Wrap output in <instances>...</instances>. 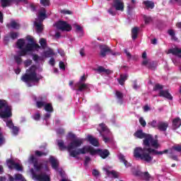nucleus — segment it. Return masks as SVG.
<instances>
[{
    "label": "nucleus",
    "mask_w": 181,
    "mask_h": 181,
    "mask_svg": "<svg viewBox=\"0 0 181 181\" xmlns=\"http://www.w3.org/2000/svg\"><path fill=\"white\" fill-rule=\"evenodd\" d=\"M168 33L170 36H174L175 35H176V33H175V30H173V29H170L168 30Z\"/></svg>",
    "instance_id": "54"
},
{
    "label": "nucleus",
    "mask_w": 181,
    "mask_h": 181,
    "mask_svg": "<svg viewBox=\"0 0 181 181\" xmlns=\"http://www.w3.org/2000/svg\"><path fill=\"white\" fill-rule=\"evenodd\" d=\"M136 138L143 140V145L144 146H152L155 148V149H158L159 148V142L158 139H153L151 134H146L144 132V130L139 129L136 131Z\"/></svg>",
    "instance_id": "6"
},
{
    "label": "nucleus",
    "mask_w": 181,
    "mask_h": 181,
    "mask_svg": "<svg viewBox=\"0 0 181 181\" xmlns=\"http://www.w3.org/2000/svg\"><path fill=\"white\" fill-rule=\"evenodd\" d=\"M132 40H136V27H134L132 30Z\"/></svg>",
    "instance_id": "40"
},
{
    "label": "nucleus",
    "mask_w": 181,
    "mask_h": 181,
    "mask_svg": "<svg viewBox=\"0 0 181 181\" xmlns=\"http://www.w3.org/2000/svg\"><path fill=\"white\" fill-rule=\"evenodd\" d=\"M118 158L120 162H122L126 168H129V166H130L129 163H128V161L125 159V156H124L122 153H119L118 155Z\"/></svg>",
    "instance_id": "29"
},
{
    "label": "nucleus",
    "mask_w": 181,
    "mask_h": 181,
    "mask_svg": "<svg viewBox=\"0 0 181 181\" xmlns=\"http://www.w3.org/2000/svg\"><path fill=\"white\" fill-rule=\"evenodd\" d=\"M32 117L33 118V119H35V121H39V119H40V113L36 112L32 116Z\"/></svg>",
    "instance_id": "46"
},
{
    "label": "nucleus",
    "mask_w": 181,
    "mask_h": 181,
    "mask_svg": "<svg viewBox=\"0 0 181 181\" xmlns=\"http://www.w3.org/2000/svg\"><path fill=\"white\" fill-rule=\"evenodd\" d=\"M25 39L28 41L27 44L25 39H19L17 40L16 46L18 49L21 50L17 52L18 55L14 56V60L17 64L22 63V56H26L29 52H33L34 50H39V49H40V46L36 44L33 38L30 35H28Z\"/></svg>",
    "instance_id": "1"
},
{
    "label": "nucleus",
    "mask_w": 181,
    "mask_h": 181,
    "mask_svg": "<svg viewBox=\"0 0 181 181\" xmlns=\"http://www.w3.org/2000/svg\"><path fill=\"white\" fill-rule=\"evenodd\" d=\"M1 6L3 8H6V6H11V4L12 2H15L13 0H1Z\"/></svg>",
    "instance_id": "33"
},
{
    "label": "nucleus",
    "mask_w": 181,
    "mask_h": 181,
    "mask_svg": "<svg viewBox=\"0 0 181 181\" xmlns=\"http://www.w3.org/2000/svg\"><path fill=\"white\" fill-rule=\"evenodd\" d=\"M16 4H19V2H23V4H28V0H13Z\"/></svg>",
    "instance_id": "62"
},
{
    "label": "nucleus",
    "mask_w": 181,
    "mask_h": 181,
    "mask_svg": "<svg viewBox=\"0 0 181 181\" xmlns=\"http://www.w3.org/2000/svg\"><path fill=\"white\" fill-rule=\"evenodd\" d=\"M92 175L95 176V177H98V176H100V172H98V170H93L92 172Z\"/></svg>",
    "instance_id": "51"
},
{
    "label": "nucleus",
    "mask_w": 181,
    "mask_h": 181,
    "mask_svg": "<svg viewBox=\"0 0 181 181\" xmlns=\"http://www.w3.org/2000/svg\"><path fill=\"white\" fill-rule=\"evenodd\" d=\"M99 127L102 131L100 132V134L103 136L104 142H105V144L110 142V141H111V132H110L108 128H107V126H105V124L102 123L99 124Z\"/></svg>",
    "instance_id": "9"
},
{
    "label": "nucleus",
    "mask_w": 181,
    "mask_h": 181,
    "mask_svg": "<svg viewBox=\"0 0 181 181\" xmlns=\"http://www.w3.org/2000/svg\"><path fill=\"white\" fill-rule=\"evenodd\" d=\"M144 151H146V152H148L149 153V155H160V153H162L159 151H158V150L154 148H152V146H144Z\"/></svg>",
    "instance_id": "22"
},
{
    "label": "nucleus",
    "mask_w": 181,
    "mask_h": 181,
    "mask_svg": "<svg viewBox=\"0 0 181 181\" xmlns=\"http://www.w3.org/2000/svg\"><path fill=\"white\" fill-rule=\"evenodd\" d=\"M88 140L90 142V144H91V145H93V146H98V140L93 137L91 135L88 136Z\"/></svg>",
    "instance_id": "28"
},
{
    "label": "nucleus",
    "mask_w": 181,
    "mask_h": 181,
    "mask_svg": "<svg viewBox=\"0 0 181 181\" xmlns=\"http://www.w3.org/2000/svg\"><path fill=\"white\" fill-rule=\"evenodd\" d=\"M181 119L180 117H176L173 120L172 129L176 131V129L180 128Z\"/></svg>",
    "instance_id": "20"
},
{
    "label": "nucleus",
    "mask_w": 181,
    "mask_h": 181,
    "mask_svg": "<svg viewBox=\"0 0 181 181\" xmlns=\"http://www.w3.org/2000/svg\"><path fill=\"white\" fill-rule=\"evenodd\" d=\"M136 177L140 180L149 181L151 180V175L148 172H141L139 169H136Z\"/></svg>",
    "instance_id": "12"
},
{
    "label": "nucleus",
    "mask_w": 181,
    "mask_h": 181,
    "mask_svg": "<svg viewBox=\"0 0 181 181\" xmlns=\"http://www.w3.org/2000/svg\"><path fill=\"white\" fill-rule=\"evenodd\" d=\"M7 166L9 169H16V170H22V167L19 165V163H15V161L12 160H7Z\"/></svg>",
    "instance_id": "15"
},
{
    "label": "nucleus",
    "mask_w": 181,
    "mask_h": 181,
    "mask_svg": "<svg viewBox=\"0 0 181 181\" xmlns=\"http://www.w3.org/2000/svg\"><path fill=\"white\" fill-rule=\"evenodd\" d=\"M49 64H50V66H54V64H56V61L54 60V58L51 57L49 61Z\"/></svg>",
    "instance_id": "52"
},
{
    "label": "nucleus",
    "mask_w": 181,
    "mask_h": 181,
    "mask_svg": "<svg viewBox=\"0 0 181 181\" xmlns=\"http://www.w3.org/2000/svg\"><path fill=\"white\" fill-rule=\"evenodd\" d=\"M14 177L15 180L16 181H26V180H25V177H23V176L21 174L15 175Z\"/></svg>",
    "instance_id": "39"
},
{
    "label": "nucleus",
    "mask_w": 181,
    "mask_h": 181,
    "mask_svg": "<svg viewBox=\"0 0 181 181\" xmlns=\"http://www.w3.org/2000/svg\"><path fill=\"white\" fill-rule=\"evenodd\" d=\"M34 25L35 26V30L37 33H42L43 31V24L40 21H37V20H35L34 22Z\"/></svg>",
    "instance_id": "24"
},
{
    "label": "nucleus",
    "mask_w": 181,
    "mask_h": 181,
    "mask_svg": "<svg viewBox=\"0 0 181 181\" xmlns=\"http://www.w3.org/2000/svg\"><path fill=\"white\" fill-rule=\"evenodd\" d=\"M147 67L150 70H156V67H157L156 62H155V61H150V62H148Z\"/></svg>",
    "instance_id": "34"
},
{
    "label": "nucleus",
    "mask_w": 181,
    "mask_h": 181,
    "mask_svg": "<svg viewBox=\"0 0 181 181\" xmlns=\"http://www.w3.org/2000/svg\"><path fill=\"white\" fill-rule=\"evenodd\" d=\"M49 162L52 165V169H54V170H57V169H59V160L54 156L49 157Z\"/></svg>",
    "instance_id": "21"
},
{
    "label": "nucleus",
    "mask_w": 181,
    "mask_h": 181,
    "mask_svg": "<svg viewBox=\"0 0 181 181\" xmlns=\"http://www.w3.org/2000/svg\"><path fill=\"white\" fill-rule=\"evenodd\" d=\"M35 155H36V156H46V155H47V152L45 153V152L36 151Z\"/></svg>",
    "instance_id": "47"
},
{
    "label": "nucleus",
    "mask_w": 181,
    "mask_h": 181,
    "mask_svg": "<svg viewBox=\"0 0 181 181\" xmlns=\"http://www.w3.org/2000/svg\"><path fill=\"white\" fill-rule=\"evenodd\" d=\"M29 8H30V10L32 11V12H36V7L35 6V4H30L29 5Z\"/></svg>",
    "instance_id": "57"
},
{
    "label": "nucleus",
    "mask_w": 181,
    "mask_h": 181,
    "mask_svg": "<svg viewBox=\"0 0 181 181\" xmlns=\"http://www.w3.org/2000/svg\"><path fill=\"white\" fill-rule=\"evenodd\" d=\"M40 4L43 6H49V5H50L49 0H40Z\"/></svg>",
    "instance_id": "45"
},
{
    "label": "nucleus",
    "mask_w": 181,
    "mask_h": 181,
    "mask_svg": "<svg viewBox=\"0 0 181 181\" xmlns=\"http://www.w3.org/2000/svg\"><path fill=\"white\" fill-rule=\"evenodd\" d=\"M47 103V100L45 98H41L40 100H37L36 102V107L37 108H43L46 105V103Z\"/></svg>",
    "instance_id": "27"
},
{
    "label": "nucleus",
    "mask_w": 181,
    "mask_h": 181,
    "mask_svg": "<svg viewBox=\"0 0 181 181\" xmlns=\"http://www.w3.org/2000/svg\"><path fill=\"white\" fill-rule=\"evenodd\" d=\"M97 71L99 73H105V74H112V71L110 69H106L103 66H98L97 69Z\"/></svg>",
    "instance_id": "32"
},
{
    "label": "nucleus",
    "mask_w": 181,
    "mask_h": 181,
    "mask_svg": "<svg viewBox=\"0 0 181 181\" xmlns=\"http://www.w3.org/2000/svg\"><path fill=\"white\" fill-rule=\"evenodd\" d=\"M32 64V60L27 59L24 62L25 67H29Z\"/></svg>",
    "instance_id": "50"
},
{
    "label": "nucleus",
    "mask_w": 181,
    "mask_h": 181,
    "mask_svg": "<svg viewBox=\"0 0 181 181\" xmlns=\"http://www.w3.org/2000/svg\"><path fill=\"white\" fill-rule=\"evenodd\" d=\"M168 53H170L171 54H173V56H176V57L181 59V47L179 48L175 47L174 48L169 49Z\"/></svg>",
    "instance_id": "17"
},
{
    "label": "nucleus",
    "mask_w": 181,
    "mask_h": 181,
    "mask_svg": "<svg viewBox=\"0 0 181 181\" xmlns=\"http://www.w3.org/2000/svg\"><path fill=\"white\" fill-rule=\"evenodd\" d=\"M46 18H47V16L46 15V9L42 8L39 11L37 18H36L35 21H37L38 22H43V20L46 19Z\"/></svg>",
    "instance_id": "18"
},
{
    "label": "nucleus",
    "mask_w": 181,
    "mask_h": 181,
    "mask_svg": "<svg viewBox=\"0 0 181 181\" xmlns=\"http://www.w3.org/2000/svg\"><path fill=\"white\" fill-rule=\"evenodd\" d=\"M54 26H56L57 29H59V30L66 32H70V30H71V25L65 21H58L54 24Z\"/></svg>",
    "instance_id": "10"
},
{
    "label": "nucleus",
    "mask_w": 181,
    "mask_h": 181,
    "mask_svg": "<svg viewBox=\"0 0 181 181\" xmlns=\"http://www.w3.org/2000/svg\"><path fill=\"white\" fill-rule=\"evenodd\" d=\"M115 95H116V97L118 100L117 103L119 104H122V98H124V95L122 94V93L117 90Z\"/></svg>",
    "instance_id": "36"
},
{
    "label": "nucleus",
    "mask_w": 181,
    "mask_h": 181,
    "mask_svg": "<svg viewBox=\"0 0 181 181\" xmlns=\"http://www.w3.org/2000/svg\"><path fill=\"white\" fill-rule=\"evenodd\" d=\"M83 81H86L85 75L82 76L79 81L76 84V87L78 88L77 91H84V90H88V88H90L88 84L84 83Z\"/></svg>",
    "instance_id": "11"
},
{
    "label": "nucleus",
    "mask_w": 181,
    "mask_h": 181,
    "mask_svg": "<svg viewBox=\"0 0 181 181\" xmlns=\"http://www.w3.org/2000/svg\"><path fill=\"white\" fill-rule=\"evenodd\" d=\"M99 47L100 49V56L102 57H105L108 53H110L113 56H115V54H119L118 53H112L111 49H110L107 45H100Z\"/></svg>",
    "instance_id": "13"
},
{
    "label": "nucleus",
    "mask_w": 181,
    "mask_h": 181,
    "mask_svg": "<svg viewBox=\"0 0 181 181\" xmlns=\"http://www.w3.org/2000/svg\"><path fill=\"white\" fill-rule=\"evenodd\" d=\"M61 13H64V15H71V11L69 10H62Z\"/></svg>",
    "instance_id": "58"
},
{
    "label": "nucleus",
    "mask_w": 181,
    "mask_h": 181,
    "mask_svg": "<svg viewBox=\"0 0 181 181\" xmlns=\"http://www.w3.org/2000/svg\"><path fill=\"white\" fill-rule=\"evenodd\" d=\"M33 59L34 60V62H37L39 60H40V57H38L36 54L33 55Z\"/></svg>",
    "instance_id": "60"
},
{
    "label": "nucleus",
    "mask_w": 181,
    "mask_h": 181,
    "mask_svg": "<svg viewBox=\"0 0 181 181\" xmlns=\"http://www.w3.org/2000/svg\"><path fill=\"white\" fill-rule=\"evenodd\" d=\"M104 170L108 177H115V179L118 177V173L115 170H108L107 168H104Z\"/></svg>",
    "instance_id": "25"
},
{
    "label": "nucleus",
    "mask_w": 181,
    "mask_h": 181,
    "mask_svg": "<svg viewBox=\"0 0 181 181\" xmlns=\"http://www.w3.org/2000/svg\"><path fill=\"white\" fill-rule=\"evenodd\" d=\"M21 80L26 83L28 87H33V86H36V83H39L40 80H42V76L40 74H36V66L33 65L26 71V74L22 76Z\"/></svg>",
    "instance_id": "5"
},
{
    "label": "nucleus",
    "mask_w": 181,
    "mask_h": 181,
    "mask_svg": "<svg viewBox=\"0 0 181 181\" xmlns=\"http://www.w3.org/2000/svg\"><path fill=\"white\" fill-rule=\"evenodd\" d=\"M161 90H163V86L157 83L155 85L154 88H153V91H160Z\"/></svg>",
    "instance_id": "42"
},
{
    "label": "nucleus",
    "mask_w": 181,
    "mask_h": 181,
    "mask_svg": "<svg viewBox=\"0 0 181 181\" xmlns=\"http://www.w3.org/2000/svg\"><path fill=\"white\" fill-rule=\"evenodd\" d=\"M159 97H163L164 98H166L167 100H169L170 101H172L173 100V96L169 93L168 90H161L159 92Z\"/></svg>",
    "instance_id": "16"
},
{
    "label": "nucleus",
    "mask_w": 181,
    "mask_h": 181,
    "mask_svg": "<svg viewBox=\"0 0 181 181\" xmlns=\"http://www.w3.org/2000/svg\"><path fill=\"white\" fill-rule=\"evenodd\" d=\"M139 122L141 125V127H143V128H145V127H146V121H145V119H144V117H140L139 118Z\"/></svg>",
    "instance_id": "41"
},
{
    "label": "nucleus",
    "mask_w": 181,
    "mask_h": 181,
    "mask_svg": "<svg viewBox=\"0 0 181 181\" xmlns=\"http://www.w3.org/2000/svg\"><path fill=\"white\" fill-rule=\"evenodd\" d=\"M44 110L47 111V112H53V106L51 103L47 102L45 106H44Z\"/></svg>",
    "instance_id": "37"
},
{
    "label": "nucleus",
    "mask_w": 181,
    "mask_h": 181,
    "mask_svg": "<svg viewBox=\"0 0 181 181\" xmlns=\"http://www.w3.org/2000/svg\"><path fill=\"white\" fill-rule=\"evenodd\" d=\"M112 7L116 9V11H124V1L122 0H114Z\"/></svg>",
    "instance_id": "14"
},
{
    "label": "nucleus",
    "mask_w": 181,
    "mask_h": 181,
    "mask_svg": "<svg viewBox=\"0 0 181 181\" xmlns=\"http://www.w3.org/2000/svg\"><path fill=\"white\" fill-rule=\"evenodd\" d=\"M40 44L42 46V47L45 49V47H46V40L44 38H41L40 40Z\"/></svg>",
    "instance_id": "48"
},
{
    "label": "nucleus",
    "mask_w": 181,
    "mask_h": 181,
    "mask_svg": "<svg viewBox=\"0 0 181 181\" xmlns=\"http://www.w3.org/2000/svg\"><path fill=\"white\" fill-rule=\"evenodd\" d=\"M76 29L77 32H80L81 33H83V28H81V26L76 25Z\"/></svg>",
    "instance_id": "61"
},
{
    "label": "nucleus",
    "mask_w": 181,
    "mask_h": 181,
    "mask_svg": "<svg viewBox=\"0 0 181 181\" xmlns=\"http://www.w3.org/2000/svg\"><path fill=\"white\" fill-rule=\"evenodd\" d=\"M148 125H151V127H152V128H156V127H158L159 125V122L158 123V122L156 120H153V121L148 122Z\"/></svg>",
    "instance_id": "43"
},
{
    "label": "nucleus",
    "mask_w": 181,
    "mask_h": 181,
    "mask_svg": "<svg viewBox=\"0 0 181 181\" xmlns=\"http://www.w3.org/2000/svg\"><path fill=\"white\" fill-rule=\"evenodd\" d=\"M59 65V69H61L62 70H66V67L64 66V62H60Z\"/></svg>",
    "instance_id": "59"
},
{
    "label": "nucleus",
    "mask_w": 181,
    "mask_h": 181,
    "mask_svg": "<svg viewBox=\"0 0 181 181\" xmlns=\"http://www.w3.org/2000/svg\"><path fill=\"white\" fill-rule=\"evenodd\" d=\"M90 160H91V158L88 156H86L85 158V163H84L85 166H87V165L90 163Z\"/></svg>",
    "instance_id": "56"
},
{
    "label": "nucleus",
    "mask_w": 181,
    "mask_h": 181,
    "mask_svg": "<svg viewBox=\"0 0 181 181\" xmlns=\"http://www.w3.org/2000/svg\"><path fill=\"white\" fill-rule=\"evenodd\" d=\"M143 19L144 21L145 25H149V23L153 22V19L149 16L144 15Z\"/></svg>",
    "instance_id": "35"
},
{
    "label": "nucleus",
    "mask_w": 181,
    "mask_h": 181,
    "mask_svg": "<svg viewBox=\"0 0 181 181\" xmlns=\"http://www.w3.org/2000/svg\"><path fill=\"white\" fill-rule=\"evenodd\" d=\"M7 28L8 29H16L18 30L21 28V24L19 23L18 21H16L15 20H11L9 23H7L6 25Z\"/></svg>",
    "instance_id": "19"
},
{
    "label": "nucleus",
    "mask_w": 181,
    "mask_h": 181,
    "mask_svg": "<svg viewBox=\"0 0 181 181\" xmlns=\"http://www.w3.org/2000/svg\"><path fill=\"white\" fill-rule=\"evenodd\" d=\"M51 115H50V113H47L44 117V120L47 121L49 118H50Z\"/></svg>",
    "instance_id": "64"
},
{
    "label": "nucleus",
    "mask_w": 181,
    "mask_h": 181,
    "mask_svg": "<svg viewBox=\"0 0 181 181\" xmlns=\"http://www.w3.org/2000/svg\"><path fill=\"white\" fill-rule=\"evenodd\" d=\"M128 79V75L127 74H121L120 78L117 79V81L120 86H124L125 81Z\"/></svg>",
    "instance_id": "31"
},
{
    "label": "nucleus",
    "mask_w": 181,
    "mask_h": 181,
    "mask_svg": "<svg viewBox=\"0 0 181 181\" xmlns=\"http://www.w3.org/2000/svg\"><path fill=\"white\" fill-rule=\"evenodd\" d=\"M10 36L13 40H15V39H18V36H19L18 33L11 32L10 33Z\"/></svg>",
    "instance_id": "44"
},
{
    "label": "nucleus",
    "mask_w": 181,
    "mask_h": 181,
    "mask_svg": "<svg viewBox=\"0 0 181 181\" xmlns=\"http://www.w3.org/2000/svg\"><path fill=\"white\" fill-rule=\"evenodd\" d=\"M143 4L146 6V9H153L155 8V3L152 1L146 0Z\"/></svg>",
    "instance_id": "26"
},
{
    "label": "nucleus",
    "mask_w": 181,
    "mask_h": 181,
    "mask_svg": "<svg viewBox=\"0 0 181 181\" xmlns=\"http://www.w3.org/2000/svg\"><path fill=\"white\" fill-rule=\"evenodd\" d=\"M108 13L112 15V16H115V15H117V11L111 8L108 10Z\"/></svg>",
    "instance_id": "49"
},
{
    "label": "nucleus",
    "mask_w": 181,
    "mask_h": 181,
    "mask_svg": "<svg viewBox=\"0 0 181 181\" xmlns=\"http://www.w3.org/2000/svg\"><path fill=\"white\" fill-rule=\"evenodd\" d=\"M139 149L141 148L136 147V158L140 160H143V162H146V163H151L152 160H153V157L151 156L145 150V147L141 149V152L139 153Z\"/></svg>",
    "instance_id": "8"
},
{
    "label": "nucleus",
    "mask_w": 181,
    "mask_h": 181,
    "mask_svg": "<svg viewBox=\"0 0 181 181\" xmlns=\"http://www.w3.org/2000/svg\"><path fill=\"white\" fill-rule=\"evenodd\" d=\"M83 148H85L83 150V152L82 153V155H86V153H90V155H99L100 158H103V159H105V158H108L110 155V151L108 150H101V149H94L91 146H85Z\"/></svg>",
    "instance_id": "7"
},
{
    "label": "nucleus",
    "mask_w": 181,
    "mask_h": 181,
    "mask_svg": "<svg viewBox=\"0 0 181 181\" xmlns=\"http://www.w3.org/2000/svg\"><path fill=\"white\" fill-rule=\"evenodd\" d=\"M168 127H169V124L160 121L158 122V129H159L161 132H166Z\"/></svg>",
    "instance_id": "23"
},
{
    "label": "nucleus",
    "mask_w": 181,
    "mask_h": 181,
    "mask_svg": "<svg viewBox=\"0 0 181 181\" xmlns=\"http://www.w3.org/2000/svg\"><path fill=\"white\" fill-rule=\"evenodd\" d=\"M11 117H12V106L9 105L6 100H0V118H3L6 127L11 129L13 135H18L19 127L14 126L11 119H6L11 118Z\"/></svg>",
    "instance_id": "2"
},
{
    "label": "nucleus",
    "mask_w": 181,
    "mask_h": 181,
    "mask_svg": "<svg viewBox=\"0 0 181 181\" xmlns=\"http://www.w3.org/2000/svg\"><path fill=\"white\" fill-rule=\"evenodd\" d=\"M28 163H33L34 165V169H30V173L34 180L50 181V177L46 174V172H45V170H49L47 166L43 168L42 164H38L37 158H36L34 155L30 156L28 158Z\"/></svg>",
    "instance_id": "3"
},
{
    "label": "nucleus",
    "mask_w": 181,
    "mask_h": 181,
    "mask_svg": "<svg viewBox=\"0 0 181 181\" xmlns=\"http://www.w3.org/2000/svg\"><path fill=\"white\" fill-rule=\"evenodd\" d=\"M57 134H59L60 135L64 134V129H57Z\"/></svg>",
    "instance_id": "63"
},
{
    "label": "nucleus",
    "mask_w": 181,
    "mask_h": 181,
    "mask_svg": "<svg viewBox=\"0 0 181 181\" xmlns=\"http://www.w3.org/2000/svg\"><path fill=\"white\" fill-rule=\"evenodd\" d=\"M156 28L158 30H163L165 29V23L162 21H158L156 23Z\"/></svg>",
    "instance_id": "38"
},
{
    "label": "nucleus",
    "mask_w": 181,
    "mask_h": 181,
    "mask_svg": "<svg viewBox=\"0 0 181 181\" xmlns=\"http://www.w3.org/2000/svg\"><path fill=\"white\" fill-rule=\"evenodd\" d=\"M3 144H5V139L2 136V133L0 132V146L3 145Z\"/></svg>",
    "instance_id": "53"
},
{
    "label": "nucleus",
    "mask_w": 181,
    "mask_h": 181,
    "mask_svg": "<svg viewBox=\"0 0 181 181\" xmlns=\"http://www.w3.org/2000/svg\"><path fill=\"white\" fill-rule=\"evenodd\" d=\"M57 145L60 151L66 149L72 158H77L78 155H82V153H85L84 150L86 148H78L83 145V139H75L70 142L67 146L64 145V141H63V140H57Z\"/></svg>",
    "instance_id": "4"
},
{
    "label": "nucleus",
    "mask_w": 181,
    "mask_h": 181,
    "mask_svg": "<svg viewBox=\"0 0 181 181\" xmlns=\"http://www.w3.org/2000/svg\"><path fill=\"white\" fill-rule=\"evenodd\" d=\"M148 111H151V107L148 105H146L144 106V112H148Z\"/></svg>",
    "instance_id": "55"
},
{
    "label": "nucleus",
    "mask_w": 181,
    "mask_h": 181,
    "mask_svg": "<svg viewBox=\"0 0 181 181\" xmlns=\"http://www.w3.org/2000/svg\"><path fill=\"white\" fill-rule=\"evenodd\" d=\"M42 57H53V56H54V52H53V49H49L47 51H45L42 54Z\"/></svg>",
    "instance_id": "30"
}]
</instances>
